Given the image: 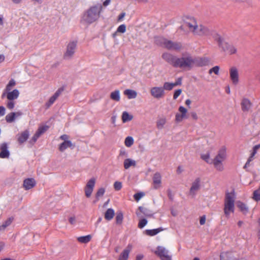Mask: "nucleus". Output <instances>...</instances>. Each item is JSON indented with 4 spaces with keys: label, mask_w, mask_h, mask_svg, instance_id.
<instances>
[{
    "label": "nucleus",
    "mask_w": 260,
    "mask_h": 260,
    "mask_svg": "<svg viewBox=\"0 0 260 260\" xmlns=\"http://www.w3.org/2000/svg\"><path fill=\"white\" fill-rule=\"evenodd\" d=\"M116 223L118 225H120L122 223L123 219V214L121 211L117 212L116 214Z\"/></svg>",
    "instance_id": "473e14b6"
},
{
    "label": "nucleus",
    "mask_w": 260,
    "mask_h": 260,
    "mask_svg": "<svg viewBox=\"0 0 260 260\" xmlns=\"http://www.w3.org/2000/svg\"><path fill=\"white\" fill-rule=\"evenodd\" d=\"M7 91V98L8 100H15L17 99L19 95V91L18 89H15L12 91Z\"/></svg>",
    "instance_id": "6ab92c4d"
},
{
    "label": "nucleus",
    "mask_w": 260,
    "mask_h": 260,
    "mask_svg": "<svg viewBox=\"0 0 260 260\" xmlns=\"http://www.w3.org/2000/svg\"><path fill=\"white\" fill-rule=\"evenodd\" d=\"M182 77H179L177 80L175 82L173 83V84H174V87L175 86H178V85H181V84H182Z\"/></svg>",
    "instance_id": "0e129e2a"
},
{
    "label": "nucleus",
    "mask_w": 260,
    "mask_h": 260,
    "mask_svg": "<svg viewBox=\"0 0 260 260\" xmlns=\"http://www.w3.org/2000/svg\"><path fill=\"white\" fill-rule=\"evenodd\" d=\"M237 206L243 214H246L248 212V208L245 203L239 201L237 203Z\"/></svg>",
    "instance_id": "b1692460"
},
{
    "label": "nucleus",
    "mask_w": 260,
    "mask_h": 260,
    "mask_svg": "<svg viewBox=\"0 0 260 260\" xmlns=\"http://www.w3.org/2000/svg\"><path fill=\"white\" fill-rule=\"evenodd\" d=\"M13 219L14 218L13 217H11L5 221L2 225L0 226V231H4L7 227L11 224Z\"/></svg>",
    "instance_id": "7c9ffc66"
},
{
    "label": "nucleus",
    "mask_w": 260,
    "mask_h": 260,
    "mask_svg": "<svg viewBox=\"0 0 260 260\" xmlns=\"http://www.w3.org/2000/svg\"><path fill=\"white\" fill-rule=\"evenodd\" d=\"M40 137V136L36 132L34 136L32 137L31 139L29 140V143L31 146L34 145Z\"/></svg>",
    "instance_id": "37998d69"
},
{
    "label": "nucleus",
    "mask_w": 260,
    "mask_h": 260,
    "mask_svg": "<svg viewBox=\"0 0 260 260\" xmlns=\"http://www.w3.org/2000/svg\"><path fill=\"white\" fill-rule=\"evenodd\" d=\"M73 146L70 140L64 141L59 145V150L61 152L64 151L67 148L71 147Z\"/></svg>",
    "instance_id": "4be33fe9"
},
{
    "label": "nucleus",
    "mask_w": 260,
    "mask_h": 260,
    "mask_svg": "<svg viewBox=\"0 0 260 260\" xmlns=\"http://www.w3.org/2000/svg\"><path fill=\"white\" fill-rule=\"evenodd\" d=\"M174 87L173 83H170L166 82L164 83L163 87H162L164 88V90H171L173 87Z\"/></svg>",
    "instance_id": "58836bf2"
},
{
    "label": "nucleus",
    "mask_w": 260,
    "mask_h": 260,
    "mask_svg": "<svg viewBox=\"0 0 260 260\" xmlns=\"http://www.w3.org/2000/svg\"><path fill=\"white\" fill-rule=\"evenodd\" d=\"M148 221L146 218H142L140 219L138 223V228L140 229H143L147 224Z\"/></svg>",
    "instance_id": "c03bdc74"
},
{
    "label": "nucleus",
    "mask_w": 260,
    "mask_h": 260,
    "mask_svg": "<svg viewBox=\"0 0 260 260\" xmlns=\"http://www.w3.org/2000/svg\"><path fill=\"white\" fill-rule=\"evenodd\" d=\"M29 136V131L27 129L17 135V141L19 144H22L27 141Z\"/></svg>",
    "instance_id": "2eb2a0df"
},
{
    "label": "nucleus",
    "mask_w": 260,
    "mask_h": 260,
    "mask_svg": "<svg viewBox=\"0 0 260 260\" xmlns=\"http://www.w3.org/2000/svg\"><path fill=\"white\" fill-rule=\"evenodd\" d=\"M152 180L154 184V188L155 189H158L161 182V176L160 174L158 172L155 173L153 175Z\"/></svg>",
    "instance_id": "dca6fc26"
},
{
    "label": "nucleus",
    "mask_w": 260,
    "mask_h": 260,
    "mask_svg": "<svg viewBox=\"0 0 260 260\" xmlns=\"http://www.w3.org/2000/svg\"><path fill=\"white\" fill-rule=\"evenodd\" d=\"M185 54L182 55L181 57L178 58L176 56L169 53H164L162 54V58L174 68H184Z\"/></svg>",
    "instance_id": "7ed1b4c3"
},
{
    "label": "nucleus",
    "mask_w": 260,
    "mask_h": 260,
    "mask_svg": "<svg viewBox=\"0 0 260 260\" xmlns=\"http://www.w3.org/2000/svg\"><path fill=\"white\" fill-rule=\"evenodd\" d=\"M151 95L154 98L159 99L165 95V91L162 87H153L150 89Z\"/></svg>",
    "instance_id": "1a4fd4ad"
},
{
    "label": "nucleus",
    "mask_w": 260,
    "mask_h": 260,
    "mask_svg": "<svg viewBox=\"0 0 260 260\" xmlns=\"http://www.w3.org/2000/svg\"><path fill=\"white\" fill-rule=\"evenodd\" d=\"M8 145L6 142H3L0 145V158H6L10 156V152L8 149Z\"/></svg>",
    "instance_id": "9b49d317"
},
{
    "label": "nucleus",
    "mask_w": 260,
    "mask_h": 260,
    "mask_svg": "<svg viewBox=\"0 0 260 260\" xmlns=\"http://www.w3.org/2000/svg\"><path fill=\"white\" fill-rule=\"evenodd\" d=\"M167 39L162 37H156L154 38V42L157 46L164 47Z\"/></svg>",
    "instance_id": "a878e982"
},
{
    "label": "nucleus",
    "mask_w": 260,
    "mask_h": 260,
    "mask_svg": "<svg viewBox=\"0 0 260 260\" xmlns=\"http://www.w3.org/2000/svg\"><path fill=\"white\" fill-rule=\"evenodd\" d=\"M241 105L242 110L243 112H247L251 107L252 104L249 99L244 98L241 102Z\"/></svg>",
    "instance_id": "a211bd4d"
},
{
    "label": "nucleus",
    "mask_w": 260,
    "mask_h": 260,
    "mask_svg": "<svg viewBox=\"0 0 260 260\" xmlns=\"http://www.w3.org/2000/svg\"><path fill=\"white\" fill-rule=\"evenodd\" d=\"M103 10V6L101 4H97L91 6L85 11L81 17V21L90 24L100 18L101 13Z\"/></svg>",
    "instance_id": "f257e3e1"
},
{
    "label": "nucleus",
    "mask_w": 260,
    "mask_h": 260,
    "mask_svg": "<svg viewBox=\"0 0 260 260\" xmlns=\"http://www.w3.org/2000/svg\"><path fill=\"white\" fill-rule=\"evenodd\" d=\"M166 123V119L165 118H161L157 120L156 122L157 128L159 129H161Z\"/></svg>",
    "instance_id": "c9c22d12"
},
{
    "label": "nucleus",
    "mask_w": 260,
    "mask_h": 260,
    "mask_svg": "<svg viewBox=\"0 0 260 260\" xmlns=\"http://www.w3.org/2000/svg\"><path fill=\"white\" fill-rule=\"evenodd\" d=\"M125 16V13L122 12L118 15V18H117V21H121L123 19V18Z\"/></svg>",
    "instance_id": "338daca9"
},
{
    "label": "nucleus",
    "mask_w": 260,
    "mask_h": 260,
    "mask_svg": "<svg viewBox=\"0 0 260 260\" xmlns=\"http://www.w3.org/2000/svg\"><path fill=\"white\" fill-rule=\"evenodd\" d=\"M211 29L203 25H201L197 31V34L201 36L204 35L209 37Z\"/></svg>",
    "instance_id": "f3484780"
},
{
    "label": "nucleus",
    "mask_w": 260,
    "mask_h": 260,
    "mask_svg": "<svg viewBox=\"0 0 260 260\" xmlns=\"http://www.w3.org/2000/svg\"><path fill=\"white\" fill-rule=\"evenodd\" d=\"M64 88L63 87H61L59 88H58L56 92L54 93V94L52 95L53 98H54L56 100L57 98L59 96V95L61 93V92L63 91Z\"/></svg>",
    "instance_id": "3c124183"
},
{
    "label": "nucleus",
    "mask_w": 260,
    "mask_h": 260,
    "mask_svg": "<svg viewBox=\"0 0 260 260\" xmlns=\"http://www.w3.org/2000/svg\"><path fill=\"white\" fill-rule=\"evenodd\" d=\"M145 193L143 192H139L134 195V199L137 201H139L144 196Z\"/></svg>",
    "instance_id": "49530a36"
},
{
    "label": "nucleus",
    "mask_w": 260,
    "mask_h": 260,
    "mask_svg": "<svg viewBox=\"0 0 260 260\" xmlns=\"http://www.w3.org/2000/svg\"><path fill=\"white\" fill-rule=\"evenodd\" d=\"M183 118H185V117L182 116V115L179 113H177L175 115V121L176 122L181 121Z\"/></svg>",
    "instance_id": "bf43d9fd"
},
{
    "label": "nucleus",
    "mask_w": 260,
    "mask_h": 260,
    "mask_svg": "<svg viewBox=\"0 0 260 260\" xmlns=\"http://www.w3.org/2000/svg\"><path fill=\"white\" fill-rule=\"evenodd\" d=\"M124 94L127 96L128 99H135L137 95V93L136 91L129 89L125 90Z\"/></svg>",
    "instance_id": "bb28decb"
},
{
    "label": "nucleus",
    "mask_w": 260,
    "mask_h": 260,
    "mask_svg": "<svg viewBox=\"0 0 260 260\" xmlns=\"http://www.w3.org/2000/svg\"><path fill=\"white\" fill-rule=\"evenodd\" d=\"M185 25L187 26H188V27H189L190 28H192L193 31H195V30L196 29H197V28L198 27V25L196 24H195L194 25H193L189 22H186Z\"/></svg>",
    "instance_id": "052dcab7"
},
{
    "label": "nucleus",
    "mask_w": 260,
    "mask_h": 260,
    "mask_svg": "<svg viewBox=\"0 0 260 260\" xmlns=\"http://www.w3.org/2000/svg\"><path fill=\"white\" fill-rule=\"evenodd\" d=\"M15 102L13 100H9L7 103V107L10 110H12L15 107Z\"/></svg>",
    "instance_id": "603ef678"
},
{
    "label": "nucleus",
    "mask_w": 260,
    "mask_h": 260,
    "mask_svg": "<svg viewBox=\"0 0 260 260\" xmlns=\"http://www.w3.org/2000/svg\"><path fill=\"white\" fill-rule=\"evenodd\" d=\"M167 194L170 200L172 201L174 199V195L172 193V191L170 189H168L167 190Z\"/></svg>",
    "instance_id": "e2e57ef3"
},
{
    "label": "nucleus",
    "mask_w": 260,
    "mask_h": 260,
    "mask_svg": "<svg viewBox=\"0 0 260 260\" xmlns=\"http://www.w3.org/2000/svg\"><path fill=\"white\" fill-rule=\"evenodd\" d=\"M201 158L209 164H213L214 159H211L210 158V153L209 152H208L206 154H201Z\"/></svg>",
    "instance_id": "f704fd0d"
},
{
    "label": "nucleus",
    "mask_w": 260,
    "mask_h": 260,
    "mask_svg": "<svg viewBox=\"0 0 260 260\" xmlns=\"http://www.w3.org/2000/svg\"><path fill=\"white\" fill-rule=\"evenodd\" d=\"M123 165L124 169H127L131 166H136V162L131 158H126L124 161Z\"/></svg>",
    "instance_id": "cd10ccee"
},
{
    "label": "nucleus",
    "mask_w": 260,
    "mask_h": 260,
    "mask_svg": "<svg viewBox=\"0 0 260 260\" xmlns=\"http://www.w3.org/2000/svg\"><path fill=\"white\" fill-rule=\"evenodd\" d=\"M77 47V42H70L67 45V51L63 55V58L65 59H70L75 53V49Z\"/></svg>",
    "instance_id": "0eeeda50"
},
{
    "label": "nucleus",
    "mask_w": 260,
    "mask_h": 260,
    "mask_svg": "<svg viewBox=\"0 0 260 260\" xmlns=\"http://www.w3.org/2000/svg\"><path fill=\"white\" fill-rule=\"evenodd\" d=\"M49 128V126L46 125L39 126L36 132L41 136V135L43 134L46 131H47Z\"/></svg>",
    "instance_id": "4c0bfd02"
},
{
    "label": "nucleus",
    "mask_w": 260,
    "mask_h": 260,
    "mask_svg": "<svg viewBox=\"0 0 260 260\" xmlns=\"http://www.w3.org/2000/svg\"><path fill=\"white\" fill-rule=\"evenodd\" d=\"M114 215H115V211H114V209H113L112 208H109L105 212V218L106 220L110 221L113 219Z\"/></svg>",
    "instance_id": "393cba45"
},
{
    "label": "nucleus",
    "mask_w": 260,
    "mask_h": 260,
    "mask_svg": "<svg viewBox=\"0 0 260 260\" xmlns=\"http://www.w3.org/2000/svg\"><path fill=\"white\" fill-rule=\"evenodd\" d=\"M91 239V236L90 235L79 237L77 238L78 241L81 243H87Z\"/></svg>",
    "instance_id": "72a5a7b5"
},
{
    "label": "nucleus",
    "mask_w": 260,
    "mask_h": 260,
    "mask_svg": "<svg viewBox=\"0 0 260 260\" xmlns=\"http://www.w3.org/2000/svg\"><path fill=\"white\" fill-rule=\"evenodd\" d=\"M122 186V183L121 182L116 181L114 183V188L117 191L120 190L121 189Z\"/></svg>",
    "instance_id": "6e6d98bb"
},
{
    "label": "nucleus",
    "mask_w": 260,
    "mask_h": 260,
    "mask_svg": "<svg viewBox=\"0 0 260 260\" xmlns=\"http://www.w3.org/2000/svg\"><path fill=\"white\" fill-rule=\"evenodd\" d=\"M218 46L222 49L223 52L229 54H235L237 52V49L235 46L228 42H223V41L221 43V45Z\"/></svg>",
    "instance_id": "6e6552de"
},
{
    "label": "nucleus",
    "mask_w": 260,
    "mask_h": 260,
    "mask_svg": "<svg viewBox=\"0 0 260 260\" xmlns=\"http://www.w3.org/2000/svg\"><path fill=\"white\" fill-rule=\"evenodd\" d=\"M230 79L233 83V84L235 85H237L239 82V73L238 69L235 67H233L230 69Z\"/></svg>",
    "instance_id": "9d476101"
},
{
    "label": "nucleus",
    "mask_w": 260,
    "mask_h": 260,
    "mask_svg": "<svg viewBox=\"0 0 260 260\" xmlns=\"http://www.w3.org/2000/svg\"><path fill=\"white\" fill-rule=\"evenodd\" d=\"M16 84V82L13 79H11L8 84L7 85L5 90L6 91H10L12 89L13 86H15Z\"/></svg>",
    "instance_id": "a19ab883"
},
{
    "label": "nucleus",
    "mask_w": 260,
    "mask_h": 260,
    "mask_svg": "<svg viewBox=\"0 0 260 260\" xmlns=\"http://www.w3.org/2000/svg\"><path fill=\"white\" fill-rule=\"evenodd\" d=\"M206 216L205 215L202 216L200 219V223L201 225H203L205 223Z\"/></svg>",
    "instance_id": "774afa93"
},
{
    "label": "nucleus",
    "mask_w": 260,
    "mask_h": 260,
    "mask_svg": "<svg viewBox=\"0 0 260 260\" xmlns=\"http://www.w3.org/2000/svg\"><path fill=\"white\" fill-rule=\"evenodd\" d=\"M95 180L94 178H91L87 183L86 187L88 188H90L93 190L95 185Z\"/></svg>",
    "instance_id": "79ce46f5"
},
{
    "label": "nucleus",
    "mask_w": 260,
    "mask_h": 260,
    "mask_svg": "<svg viewBox=\"0 0 260 260\" xmlns=\"http://www.w3.org/2000/svg\"><path fill=\"white\" fill-rule=\"evenodd\" d=\"M132 247V245L128 244L127 247L124 249L122 253L120 254L118 260H127L128 257Z\"/></svg>",
    "instance_id": "aec40b11"
},
{
    "label": "nucleus",
    "mask_w": 260,
    "mask_h": 260,
    "mask_svg": "<svg viewBox=\"0 0 260 260\" xmlns=\"http://www.w3.org/2000/svg\"><path fill=\"white\" fill-rule=\"evenodd\" d=\"M209 37H212V38L217 42L218 45H220L221 43L223 41V39L221 36L218 34L215 30L211 29Z\"/></svg>",
    "instance_id": "412c9836"
},
{
    "label": "nucleus",
    "mask_w": 260,
    "mask_h": 260,
    "mask_svg": "<svg viewBox=\"0 0 260 260\" xmlns=\"http://www.w3.org/2000/svg\"><path fill=\"white\" fill-rule=\"evenodd\" d=\"M234 191L229 193L226 192L224 200V213L226 217H229L230 212H234Z\"/></svg>",
    "instance_id": "20e7f679"
},
{
    "label": "nucleus",
    "mask_w": 260,
    "mask_h": 260,
    "mask_svg": "<svg viewBox=\"0 0 260 260\" xmlns=\"http://www.w3.org/2000/svg\"><path fill=\"white\" fill-rule=\"evenodd\" d=\"M182 45L180 43L174 42L171 40H166L164 47L168 50H179Z\"/></svg>",
    "instance_id": "f8f14e48"
},
{
    "label": "nucleus",
    "mask_w": 260,
    "mask_h": 260,
    "mask_svg": "<svg viewBox=\"0 0 260 260\" xmlns=\"http://www.w3.org/2000/svg\"><path fill=\"white\" fill-rule=\"evenodd\" d=\"M169 251L164 247L158 246L154 253L157 255L161 260H171V256L168 254Z\"/></svg>",
    "instance_id": "423d86ee"
},
{
    "label": "nucleus",
    "mask_w": 260,
    "mask_h": 260,
    "mask_svg": "<svg viewBox=\"0 0 260 260\" xmlns=\"http://www.w3.org/2000/svg\"><path fill=\"white\" fill-rule=\"evenodd\" d=\"M134 143V139L132 137H127L124 141L125 145L127 147H131Z\"/></svg>",
    "instance_id": "ea45409f"
},
{
    "label": "nucleus",
    "mask_w": 260,
    "mask_h": 260,
    "mask_svg": "<svg viewBox=\"0 0 260 260\" xmlns=\"http://www.w3.org/2000/svg\"><path fill=\"white\" fill-rule=\"evenodd\" d=\"M253 198L255 201H260V193L258 190H254L253 193Z\"/></svg>",
    "instance_id": "864d4df0"
},
{
    "label": "nucleus",
    "mask_w": 260,
    "mask_h": 260,
    "mask_svg": "<svg viewBox=\"0 0 260 260\" xmlns=\"http://www.w3.org/2000/svg\"><path fill=\"white\" fill-rule=\"evenodd\" d=\"M207 57H192L190 54H185L184 68L191 69L193 67H202L208 64Z\"/></svg>",
    "instance_id": "f03ea898"
},
{
    "label": "nucleus",
    "mask_w": 260,
    "mask_h": 260,
    "mask_svg": "<svg viewBox=\"0 0 260 260\" xmlns=\"http://www.w3.org/2000/svg\"><path fill=\"white\" fill-rule=\"evenodd\" d=\"M139 210L146 217H151L153 216V213L151 210L148 208L143 207L142 206L139 207Z\"/></svg>",
    "instance_id": "c85d7f7f"
},
{
    "label": "nucleus",
    "mask_w": 260,
    "mask_h": 260,
    "mask_svg": "<svg viewBox=\"0 0 260 260\" xmlns=\"http://www.w3.org/2000/svg\"><path fill=\"white\" fill-rule=\"evenodd\" d=\"M133 118V115L129 114L127 112L124 111L122 113V120L123 123L132 120Z\"/></svg>",
    "instance_id": "2f4dec72"
},
{
    "label": "nucleus",
    "mask_w": 260,
    "mask_h": 260,
    "mask_svg": "<svg viewBox=\"0 0 260 260\" xmlns=\"http://www.w3.org/2000/svg\"><path fill=\"white\" fill-rule=\"evenodd\" d=\"M182 92V89H178L176 90H175L173 94V99L174 100H176L177 99V98L181 94Z\"/></svg>",
    "instance_id": "4d7b16f0"
},
{
    "label": "nucleus",
    "mask_w": 260,
    "mask_h": 260,
    "mask_svg": "<svg viewBox=\"0 0 260 260\" xmlns=\"http://www.w3.org/2000/svg\"><path fill=\"white\" fill-rule=\"evenodd\" d=\"M105 192V189L104 188L101 187L97 191L95 197L96 199H99V197H102Z\"/></svg>",
    "instance_id": "a18cd8bd"
},
{
    "label": "nucleus",
    "mask_w": 260,
    "mask_h": 260,
    "mask_svg": "<svg viewBox=\"0 0 260 260\" xmlns=\"http://www.w3.org/2000/svg\"><path fill=\"white\" fill-rule=\"evenodd\" d=\"M164 229L162 228H159L152 230H146L145 231V234L149 236H154L157 235L159 232L162 231Z\"/></svg>",
    "instance_id": "5701e85b"
},
{
    "label": "nucleus",
    "mask_w": 260,
    "mask_h": 260,
    "mask_svg": "<svg viewBox=\"0 0 260 260\" xmlns=\"http://www.w3.org/2000/svg\"><path fill=\"white\" fill-rule=\"evenodd\" d=\"M201 179L197 178L192 183L191 186L190 188V194L193 196L196 194L195 191L199 190L200 187Z\"/></svg>",
    "instance_id": "ddd939ff"
},
{
    "label": "nucleus",
    "mask_w": 260,
    "mask_h": 260,
    "mask_svg": "<svg viewBox=\"0 0 260 260\" xmlns=\"http://www.w3.org/2000/svg\"><path fill=\"white\" fill-rule=\"evenodd\" d=\"M92 191H93V189L85 187V196H86V197L89 198L91 196V194Z\"/></svg>",
    "instance_id": "680f3d73"
},
{
    "label": "nucleus",
    "mask_w": 260,
    "mask_h": 260,
    "mask_svg": "<svg viewBox=\"0 0 260 260\" xmlns=\"http://www.w3.org/2000/svg\"><path fill=\"white\" fill-rule=\"evenodd\" d=\"M219 71V67L218 66H216L211 69H210L209 71V74H212V73H214L216 75H218Z\"/></svg>",
    "instance_id": "8fccbe9b"
},
{
    "label": "nucleus",
    "mask_w": 260,
    "mask_h": 260,
    "mask_svg": "<svg viewBox=\"0 0 260 260\" xmlns=\"http://www.w3.org/2000/svg\"><path fill=\"white\" fill-rule=\"evenodd\" d=\"M226 148L222 146L218 151V154L214 158L213 165L216 169L221 171L223 170V166L222 162L226 158Z\"/></svg>",
    "instance_id": "39448f33"
},
{
    "label": "nucleus",
    "mask_w": 260,
    "mask_h": 260,
    "mask_svg": "<svg viewBox=\"0 0 260 260\" xmlns=\"http://www.w3.org/2000/svg\"><path fill=\"white\" fill-rule=\"evenodd\" d=\"M36 184L35 180L32 178L25 179L23 181V186L25 190L33 188Z\"/></svg>",
    "instance_id": "4468645a"
},
{
    "label": "nucleus",
    "mask_w": 260,
    "mask_h": 260,
    "mask_svg": "<svg viewBox=\"0 0 260 260\" xmlns=\"http://www.w3.org/2000/svg\"><path fill=\"white\" fill-rule=\"evenodd\" d=\"M126 25L124 24H121L117 28V32L123 34L126 31Z\"/></svg>",
    "instance_id": "de8ad7c7"
},
{
    "label": "nucleus",
    "mask_w": 260,
    "mask_h": 260,
    "mask_svg": "<svg viewBox=\"0 0 260 260\" xmlns=\"http://www.w3.org/2000/svg\"><path fill=\"white\" fill-rule=\"evenodd\" d=\"M178 110L181 113L182 116H184L186 118L187 109L186 108L183 106H180Z\"/></svg>",
    "instance_id": "5fc2aeb1"
},
{
    "label": "nucleus",
    "mask_w": 260,
    "mask_h": 260,
    "mask_svg": "<svg viewBox=\"0 0 260 260\" xmlns=\"http://www.w3.org/2000/svg\"><path fill=\"white\" fill-rule=\"evenodd\" d=\"M5 108L3 106H0V117L4 116L5 114Z\"/></svg>",
    "instance_id": "69168bd1"
},
{
    "label": "nucleus",
    "mask_w": 260,
    "mask_h": 260,
    "mask_svg": "<svg viewBox=\"0 0 260 260\" xmlns=\"http://www.w3.org/2000/svg\"><path fill=\"white\" fill-rule=\"evenodd\" d=\"M56 99L53 98L52 96H51L50 98L49 101L46 103L45 106L46 108H49L55 101Z\"/></svg>",
    "instance_id": "09e8293b"
},
{
    "label": "nucleus",
    "mask_w": 260,
    "mask_h": 260,
    "mask_svg": "<svg viewBox=\"0 0 260 260\" xmlns=\"http://www.w3.org/2000/svg\"><path fill=\"white\" fill-rule=\"evenodd\" d=\"M260 148V144L255 145L252 148V152L251 153V157H253L256 153L257 150Z\"/></svg>",
    "instance_id": "13d9d810"
},
{
    "label": "nucleus",
    "mask_w": 260,
    "mask_h": 260,
    "mask_svg": "<svg viewBox=\"0 0 260 260\" xmlns=\"http://www.w3.org/2000/svg\"><path fill=\"white\" fill-rule=\"evenodd\" d=\"M110 98L116 102H119L120 100V91L119 90H115L110 94Z\"/></svg>",
    "instance_id": "c756f323"
},
{
    "label": "nucleus",
    "mask_w": 260,
    "mask_h": 260,
    "mask_svg": "<svg viewBox=\"0 0 260 260\" xmlns=\"http://www.w3.org/2000/svg\"><path fill=\"white\" fill-rule=\"evenodd\" d=\"M5 119H6V121L8 123H11V122H13L15 120V119H16L15 117L14 112H11V113L8 114L6 116Z\"/></svg>",
    "instance_id": "e433bc0d"
}]
</instances>
